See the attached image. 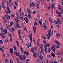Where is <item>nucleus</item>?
<instances>
[{
	"instance_id": "nucleus-10",
	"label": "nucleus",
	"mask_w": 63,
	"mask_h": 63,
	"mask_svg": "<svg viewBox=\"0 0 63 63\" xmlns=\"http://www.w3.org/2000/svg\"><path fill=\"white\" fill-rule=\"evenodd\" d=\"M23 59V57L22 55H20V56H19V60L20 61V60H22Z\"/></svg>"
},
{
	"instance_id": "nucleus-12",
	"label": "nucleus",
	"mask_w": 63,
	"mask_h": 63,
	"mask_svg": "<svg viewBox=\"0 0 63 63\" xmlns=\"http://www.w3.org/2000/svg\"><path fill=\"white\" fill-rule=\"evenodd\" d=\"M34 33H36V27L35 26H34L32 29Z\"/></svg>"
},
{
	"instance_id": "nucleus-22",
	"label": "nucleus",
	"mask_w": 63,
	"mask_h": 63,
	"mask_svg": "<svg viewBox=\"0 0 63 63\" xmlns=\"http://www.w3.org/2000/svg\"><path fill=\"white\" fill-rule=\"evenodd\" d=\"M27 11L28 13H29V14H31V12L29 10V9L28 8L27 9Z\"/></svg>"
},
{
	"instance_id": "nucleus-60",
	"label": "nucleus",
	"mask_w": 63,
	"mask_h": 63,
	"mask_svg": "<svg viewBox=\"0 0 63 63\" xmlns=\"http://www.w3.org/2000/svg\"><path fill=\"white\" fill-rule=\"evenodd\" d=\"M3 20H4V21L6 20V18H5V17H3Z\"/></svg>"
},
{
	"instance_id": "nucleus-54",
	"label": "nucleus",
	"mask_w": 63,
	"mask_h": 63,
	"mask_svg": "<svg viewBox=\"0 0 63 63\" xmlns=\"http://www.w3.org/2000/svg\"><path fill=\"white\" fill-rule=\"evenodd\" d=\"M47 9H48V10H50V7L48 6L47 7Z\"/></svg>"
},
{
	"instance_id": "nucleus-57",
	"label": "nucleus",
	"mask_w": 63,
	"mask_h": 63,
	"mask_svg": "<svg viewBox=\"0 0 63 63\" xmlns=\"http://www.w3.org/2000/svg\"><path fill=\"white\" fill-rule=\"evenodd\" d=\"M17 55H19L20 53H19V51H18L17 53Z\"/></svg>"
},
{
	"instance_id": "nucleus-56",
	"label": "nucleus",
	"mask_w": 63,
	"mask_h": 63,
	"mask_svg": "<svg viewBox=\"0 0 63 63\" xmlns=\"http://www.w3.org/2000/svg\"><path fill=\"white\" fill-rule=\"evenodd\" d=\"M32 4L33 6V7H35V4H34V3H33V2H32Z\"/></svg>"
},
{
	"instance_id": "nucleus-52",
	"label": "nucleus",
	"mask_w": 63,
	"mask_h": 63,
	"mask_svg": "<svg viewBox=\"0 0 63 63\" xmlns=\"http://www.w3.org/2000/svg\"><path fill=\"white\" fill-rule=\"evenodd\" d=\"M47 58H49V57H50L51 56H50V55H48V54H47Z\"/></svg>"
},
{
	"instance_id": "nucleus-58",
	"label": "nucleus",
	"mask_w": 63,
	"mask_h": 63,
	"mask_svg": "<svg viewBox=\"0 0 63 63\" xmlns=\"http://www.w3.org/2000/svg\"><path fill=\"white\" fill-rule=\"evenodd\" d=\"M55 42L56 43V44H58V43H59V42H58V41H57L56 40H55Z\"/></svg>"
},
{
	"instance_id": "nucleus-51",
	"label": "nucleus",
	"mask_w": 63,
	"mask_h": 63,
	"mask_svg": "<svg viewBox=\"0 0 63 63\" xmlns=\"http://www.w3.org/2000/svg\"><path fill=\"white\" fill-rule=\"evenodd\" d=\"M60 5H58V9H60Z\"/></svg>"
},
{
	"instance_id": "nucleus-42",
	"label": "nucleus",
	"mask_w": 63,
	"mask_h": 63,
	"mask_svg": "<svg viewBox=\"0 0 63 63\" xmlns=\"http://www.w3.org/2000/svg\"><path fill=\"white\" fill-rule=\"evenodd\" d=\"M18 35H20V32L19 30H18Z\"/></svg>"
},
{
	"instance_id": "nucleus-49",
	"label": "nucleus",
	"mask_w": 63,
	"mask_h": 63,
	"mask_svg": "<svg viewBox=\"0 0 63 63\" xmlns=\"http://www.w3.org/2000/svg\"><path fill=\"white\" fill-rule=\"evenodd\" d=\"M49 18V20L50 21V20H52V19H51V16H50Z\"/></svg>"
},
{
	"instance_id": "nucleus-44",
	"label": "nucleus",
	"mask_w": 63,
	"mask_h": 63,
	"mask_svg": "<svg viewBox=\"0 0 63 63\" xmlns=\"http://www.w3.org/2000/svg\"><path fill=\"white\" fill-rule=\"evenodd\" d=\"M58 25H56L55 26L56 27H57H57H58V26L59 25V23H57Z\"/></svg>"
},
{
	"instance_id": "nucleus-4",
	"label": "nucleus",
	"mask_w": 63,
	"mask_h": 63,
	"mask_svg": "<svg viewBox=\"0 0 63 63\" xmlns=\"http://www.w3.org/2000/svg\"><path fill=\"white\" fill-rule=\"evenodd\" d=\"M50 46V44L47 43H46V44L45 45V46H44V48H47V47H49Z\"/></svg>"
},
{
	"instance_id": "nucleus-40",
	"label": "nucleus",
	"mask_w": 63,
	"mask_h": 63,
	"mask_svg": "<svg viewBox=\"0 0 63 63\" xmlns=\"http://www.w3.org/2000/svg\"><path fill=\"white\" fill-rule=\"evenodd\" d=\"M0 44H3V41L2 40V39L0 40Z\"/></svg>"
},
{
	"instance_id": "nucleus-9",
	"label": "nucleus",
	"mask_w": 63,
	"mask_h": 63,
	"mask_svg": "<svg viewBox=\"0 0 63 63\" xmlns=\"http://www.w3.org/2000/svg\"><path fill=\"white\" fill-rule=\"evenodd\" d=\"M11 12L10 10H6V11H5V13L7 14H9L11 13Z\"/></svg>"
},
{
	"instance_id": "nucleus-50",
	"label": "nucleus",
	"mask_w": 63,
	"mask_h": 63,
	"mask_svg": "<svg viewBox=\"0 0 63 63\" xmlns=\"http://www.w3.org/2000/svg\"><path fill=\"white\" fill-rule=\"evenodd\" d=\"M39 22L40 24H42V21L41 20H40L39 21Z\"/></svg>"
},
{
	"instance_id": "nucleus-34",
	"label": "nucleus",
	"mask_w": 63,
	"mask_h": 63,
	"mask_svg": "<svg viewBox=\"0 0 63 63\" xmlns=\"http://www.w3.org/2000/svg\"><path fill=\"white\" fill-rule=\"evenodd\" d=\"M55 47H56L57 48H59V46H58V45H55Z\"/></svg>"
},
{
	"instance_id": "nucleus-8",
	"label": "nucleus",
	"mask_w": 63,
	"mask_h": 63,
	"mask_svg": "<svg viewBox=\"0 0 63 63\" xmlns=\"http://www.w3.org/2000/svg\"><path fill=\"white\" fill-rule=\"evenodd\" d=\"M51 6L52 8L53 9L54 8V7H55V5H54V4L51 3Z\"/></svg>"
},
{
	"instance_id": "nucleus-11",
	"label": "nucleus",
	"mask_w": 63,
	"mask_h": 63,
	"mask_svg": "<svg viewBox=\"0 0 63 63\" xmlns=\"http://www.w3.org/2000/svg\"><path fill=\"white\" fill-rule=\"evenodd\" d=\"M3 31L5 34H7V32H8V30H7V29H5L3 30Z\"/></svg>"
},
{
	"instance_id": "nucleus-19",
	"label": "nucleus",
	"mask_w": 63,
	"mask_h": 63,
	"mask_svg": "<svg viewBox=\"0 0 63 63\" xmlns=\"http://www.w3.org/2000/svg\"><path fill=\"white\" fill-rule=\"evenodd\" d=\"M30 45V44H29V43H28L27 44L26 46L28 48H29V45Z\"/></svg>"
},
{
	"instance_id": "nucleus-7",
	"label": "nucleus",
	"mask_w": 63,
	"mask_h": 63,
	"mask_svg": "<svg viewBox=\"0 0 63 63\" xmlns=\"http://www.w3.org/2000/svg\"><path fill=\"white\" fill-rule=\"evenodd\" d=\"M43 24L44 28L46 30L47 29V26L46 25L45 23H43Z\"/></svg>"
},
{
	"instance_id": "nucleus-27",
	"label": "nucleus",
	"mask_w": 63,
	"mask_h": 63,
	"mask_svg": "<svg viewBox=\"0 0 63 63\" xmlns=\"http://www.w3.org/2000/svg\"><path fill=\"white\" fill-rule=\"evenodd\" d=\"M42 38H43V39H45V40H46L47 39V37L45 36H42Z\"/></svg>"
},
{
	"instance_id": "nucleus-62",
	"label": "nucleus",
	"mask_w": 63,
	"mask_h": 63,
	"mask_svg": "<svg viewBox=\"0 0 63 63\" xmlns=\"http://www.w3.org/2000/svg\"><path fill=\"white\" fill-rule=\"evenodd\" d=\"M10 62L11 63H13V62L12 60L11 59H10Z\"/></svg>"
},
{
	"instance_id": "nucleus-17",
	"label": "nucleus",
	"mask_w": 63,
	"mask_h": 63,
	"mask_svg": "<svg viewBox=\"0 0 63 63\" xmlns=\"http://www.w3.org/2000/svg\"><path fill=\"white\" fill-rule=\"evenodd\" d=\"M10 16L11 17H12V18H13L15 16V15L14 14H12L11 15H10Z\"/></svg>"
},
{
	"instance_id": "nucleus-35",
	"label": "nucleus",
	"mask_w": 63,
	"mask_h": 63,
	"mask_svg": "<svg viewBox=\"0 0 63 63\" xmlns=\"http://www.w3.org/2000/svg\"><path fill=\"white\" fill-rule=\"evenodd\" d=\"M25 21L26 23H28V20L27 18L25 19Z\"/></svg>"
},
{
	"instance_id": "nucleus-47",
	"label": "nucleus",
	"mask_w": 63,
	"mask_h": 63,
	"mask_svg": "<svg viewBox=\"0 0 63 63\" xmlns=\"http://www.w3.org/2000/svg\"><path fill=\"white\" fill-rule=\"evenodd\" d=\"M36 12H37V11H34L32 12V14H35L36 13Z\"/></svg>"
},
{
	"instance_id": "nucleus-64",
	"label": "nucleus",
	"mask_w": 63,
	"mask_h": 63,
	"mask_svg": "<svg viewBox=\"0 0 63 63\" xmlns=\"http://www.w3.org/2000/svg\"><path fill=\"white\" fill-rule=\"evenodd\" d=\"M49 63H53V60L51 61H50L49 62Z\"/></svg>"
},
{
	"instance_id": "nucleus-53",
	"label": "nucleus",
	"mask_w": 63,
	"mask_h": 63,
	"mask_svg": "<svg viewBox=\"0 0 63 63\" xmlns=\"http://www.w3.org/2000/svg\"><path fill=\"white\" fill-rule=\"evenodd\" d=\"M12 30L13 31V32H15V28H13L12 29Z\"/></svg>"
},
{
	"instance_id": "nucleus-61",
	"label": "nucleus",
	"mask_w": 63,
	"mask_h": 63,
	"mask_svg": "<svg viewBox=\"0 0 63 63\" xmlns=\"http://www.w3.org/2000/svg\"><path fill=\"white\" fill-rule=\"evenodd\" d=\"M48 35L50 37H51V34L50 33H48Z\"/></svg>"
},
{
	"instance_id": "nucleus-48",
	"label": "nucleus",
	"mask_w": 63,
	"mask_h": 63,
	"mask_svg": "<svg viewBox=\"0 0 63 63\" xmlns=\"http://www.w3.org/2000/svg\"><path fill=\"white\" fill-rule=\"evenodd\" d=\"M30 37H32V33H30Z\"/></svg>"
},
{
	"instance_id": "nucleus-41",
	"label": "nucleus",
	"mask_w": 63,
	"mask_h": 63,
	"mask_svg": "<svg viewBox=\"0 0 63 63\" xmlns=\"http://www.w3.org/2000/svg\"><path fill=\"white\" fill-rule=\"evenodd\" d=\"M13 25V23L12 22H11L10 25L11 26H12Z\"/></svg>"
},
{
	"instance_id": "nucleus-14",
	"label": "nucleus",
	"mask_w": 63,
	"mask_h": 63,
	"mask_svg": "<svg viewBox=\"0 0 63 63\" xmlns=\"http://www.w3.org/2000/svg\"><path fill=\"white\" fill-rule=\"evenodd\" d=\"M56 37L58 38H59L60 37V34L59 33H57L56 34Z\"/></svg>"
},
{
	"instance_id": "nucleus-15",
	"label": "nucleus",
	"mask_w": 63,
	"mask_h": 63,
	"mask_svg": "<svg viewBox=\"0 0 63 63\" xmlns=\"http://www.w3.org/2000/svg\"><path fill=\"white\" fill-rule=\"evenodd\" d=\"M51 56H52L53 57H55V55L54 53L53 52L51 53Z\"/></svg>"
},
{
	"instance_id": "nucleus-29",
	"label": "nucleus",
	"mask_w": 63,
	"mask_h": 63,
	"mask_svg": "<svg viewBox=\"0 0 63 63\" xmlns=\"http://www.w3.org/2000/svg\"><path fill=\"white\" fill-rule=\"evenodd\" d=\"M2 5L3 9H5V6H4V3H2Z\"/></svg>"
},
{
	"instance_id": "nucleus-36",
	"label": "nucleus",
	"mask_w": 63,
	"mask_h": 63,
	"mask_svg": "<svg viewBox=\"0 0 63 63\" xmlns=\"http://www.w3.org/2000/svg\"><path fill=\"white\" fill-rule=\"evenodd\" d=\"M28 18L29 19H31V16L29 14H28Z\"/></svg>"
},
{
	"instance_id": "nucleus-46",
	"label": "nucleus",
	"mask_w": 63,
	"mask_h": 63,
	"mask_svg": "<svg viewBox=\"0 0 63 63\" xmlns=\"http://www.w3.org/2000/svg\"><path fill=\"white\" fill-rule=\"evenodd\" d=\"M13 47H14V50H16V46H14Z\"/></svg>"
},
{
	"instance_id": "nucleus-38",
	"label": "nucleus",
	"mask_w": 63,
	"mask_h": 63,
	"mask_svg": "<svg viewBox=\"0 0 63 63\" xmlns=\"http://www.w3.org/2000/svg\"><path fill=\"white\" fill-rule=\"evenodd\" d=\"M59 23L60 24H62V21L61 20H59Z\"/></svg>"
},
{
	"instance_id": "nucleus-63",
	"label": "nucleus",
	"mask_w": 63,
	"mask_h": 63,
	"mask_svg": "<svg viewBox=\"0 0 63 63\" xmlns=\"http://www.w3.org/2000/svg\"><path fill=\"white\" fill-rule=\"evenodd\" d=\"M16 60L17 62H18V63H19V60H18V59H16Z\"/></svg>"
},
{
	"instance_id": "nucleus-1",
	"label": "nucleus",
	"mask_w": 63,
	"mask_h": 63,
	"mask_svg": "<svg viewBox=\"0 0 63 63\" xmlns=\"http://www.w3.org/2000/svg\"><path fill=\"white\" fill-rule=\"evenodd\" d=\"M19 18H17V17H16L15 18V21H16V27L18 28H19V25L18 23L19 22Z\"/></svg>"
},
{
	"instance_id": "nucleus-39",
	"label": "nucleus",
	"mask_w": 63,
	"mask_h": 63,
	"mask_svg": "<svg viewBox=\"0 0 63 63\" xmlns=\"http://www.w3.org/2000/svg\"><path fill=\"white\" fill-rule=\"evenodd\" d=\"M26 55L27 56L29 55V53H28V51H27L26 52Z\"/></svg>"
},
{
	"instance_id": "nucleus-45",
	"label": "nucleus",
	"mask_w": 63,
	"mask_h": 63,
	"mask_svg": "<svg viewBox=\"0 0 63 63\" xmlns=\"http://www.w3.org/2000/svg\"><path fill=\"white\" fill-rule=\"evenodd\" d=\"M16 14V15L17 16V18H18L19 19V16L18 14Z\"/></svg>"
},
{
	"instance_id": "nucleus-30",
	"label": "nucleus",
	"mask_w": 63,
	"mask_h": 63,
	"mask_svg": "<svg viewBox=\"0 0 63 63\" xmlns=\"http://www.w3.org/2000/svg\"><path fill=\"white\" fill-rule=\"evenodd\" d=\"M36 7L37 8H39V3H37L36 4Z\"/></svg>"
},
{
	"instance_id": "nucleus-3",
	"label": "nucleus",
	"mask_w": 63,
	"mask_h": 63,
	"mask_svg": "<svg viewBox=\"0 0 63 63\" xmlns=\"http://www.w3.org/2000/svg\"><path fill=\"white\" fill-rule=\"evenodd\" d=\"M33 54L34 57L36 58V57H39V53H36V52H34V53H33Z\"/></svg>"
},
{
	"instance_id": "nucleus-31",
	"label": "nucleus",
	"mask_w": 63,
	"mask_h": 63,
	"mask_svg": "<svg viewBox=\"0 0 63 63\" xmlns=\"http://www.w3.org/2000/svg\"><path fill=\"white\" fill-rule=\"evenodd\" d=\"M9 35L10 37V38H12V34H11V33H9Z\"/></svg>"
},
{
	"instance_id": "nucleus-26",
	"label": "nucleus",
	"mask_w": 63,
	"mask_h": 63,
	"mask_svg": "<svg viewBox=\"0 0 63 63\" xmlns=\"http://www.w3.org/2000/svg\"><path fill=\"white\" fill-rule=\"evenodd\" d=\"M45 53H47V48L45 47Z\"/></svg>"
},
{
	"instance_id": "nucleus-6",
	"label": "nucleus",
	"mask_w": 63,
	"mask_h": 63,
	"mask_svg": "<svg viewBox=\"0 0 63 63\" xmlns=\"http://www.w3.org/2000/svg\"><path fill=\"white\" fill-rule=\"evenodd\" d=\"M52 47L51 48V50H52V51L53 52H55V47H54V46H52Z\"/></svg>"
},
{
	"instance_id": "nucleus-59",
	"label": "nucleus",
	"mask_w": 63,
	"mask_h": 63,
	"mask_svg": "<svg viewBox=\"0 0 63 63\" xmlns=\"http://www.w3.org/2000/svg\"><path fill=\"white\" fill-rule=\"evenodd\" d=\"M7 27V29H8V30L9 31H11V30H10V28H9V27Z\"/></svg>"
},
{
	"instance_id": "nucleus-32",
	"label": "nucleus",
	"mask_w": 63,
	"mask_h": 63,
	"mask_svg": "<svg viewBox=\"0 0 63 63\" xmlns=\"http://www.w3.org/2000/svg\"><path fill=\"white\" fill-rule=\"evenodd\" d=\"M47 36L48 40H49V38H50V37L47 34Z\"/></svg>"
},
{
	"instance_id": "nucleus-55",
	"label": "nucleus",
	"mask_w": 63,
	"mask_h": 63,
	"mask_svg": "<svg viewBox=\"0 0 63 63\" xmlns=\"http://www.w3.org/2000/svg\"><path fill=\"white\" fill-rule=\"evenodd\" d=\"M57 20L58 22H57V23H59V18H57Z\"/></svg>"
},
{
	"instance_id": "nucleus-20",
	"label": "nucleus",
	"mask_w": 63,
	"mask_h": 63,
	"mask_svg": "<svg viewBox=\"0 0 63 63\" xmlns=\"http://www.w3.org/2000/svg\"><path fill=\"white\" fill-rule=\"evenodd\" d=\"M60 10L62 14H63V9H62V7H61L60 8Z\"/></svg>"
},
{
	"instance_id": "nucleus-24",
	"label": "nucleus",
	"mask_w": 63,
	"mask_h": 63,
	"mask_svg": "<svg viewBox=\"0 0 63 63\" xmlns=\"http://www.w3.org/2000/svg\"><path fill=\"white\" fill-rule=\"evenodd\" d=\"M46 41L44 40L43 41V44H45V45L46 44Z\"/></svg>"
},
{
	"instance_id": "nucleus-23",
	"label": "nucleus",
	"mask_w": 63,
	"mask_h": 63,
	"mask_svg": "<svg viewBox=\"0 0 63 63\" xmlns=\"http://www.w3.org/2000/svg\"><path fill=\"white\" fill-rule=\"evenodd\" d=\"M35 50H34V48H31V52L32 53H33Z\"/></svg>"
},
{
	"instance_id": "nucleus-18",
	"label": "nucleus",
	"mask_w": 63,
	"mask_h": 63,
	"mask_svg": "<svg viewBox=\"0 0 63 63\" xmlns=\"http://www.w3.org/2000/svg\"><path fill=\"white\" fill-rule=\"evenodd\" d=\"M58 16H59L60 17H61V13H60L59 12H58Z\"/></svg>"
},
{
	"instance_id": "nucleus-5",
	"label": "nucleus",
	"mask_w": 63,
	"mask_h": 63,
	"mask_svg": "<svg viewBox=\"0 0 63 63\" xmlns=\"http://www.w3.org/2000/svg\"><path fill=\"white\" fill-rule=\"evenodd\" d=\"M5 17L6 19H10V17L9 15L7 14V15L6 14L5 15Z\"/></svg>"
},
{
	"instance_id": "nucleus-16",
	"label": "nucleus",
	"mask_w": 63,
	"mask_h": 63,
	"mask_svg": "<svg viewBox=\"0 0 63 63\" xmlns=\"http://www.w3.org/2000/svg\"><path fill=\"white\" fill-rule=\"evenodd\" d=\"M10 51L12 54H13V49L12 48H11L10 49Z\"/></svg>"
},
{
	"instance_id": "nucleus-13",
	"label": "nucleus",
	"mask_w": 63,
	"mask_h": 63,
	"mask_svg": "<svg viewBox=\"0 0 63 63\" xmlns=\"http://www.w3.org/2000/svg\"><path fill=\"white\" fill-rule=\"evenodd\" d=\"M39 58H40L41 61H43V56L42 55H40L39 56Z\"/></svg>"
},
{
	"instance_id": "nucleus-21",
	"label": "nucleus",
	"mask_w": 63,
	"mask_h": 63,
	"mask_svg": "<svg viewBox=\"0 0 63 63\" xmlns=\"http://www.w3.org/2000/svg\"><path fill=\"white\" fill-rule=\"evenodd\" d=\"M57 54L58 55H62V54L60 52H57Z\"/></svg>"
},
{
	"instance_id": "nucleus-43",
	"label": "nucleus",
	"mask_w": 63,
	"mask_h": 63,
	"mask_svg": "<svg viewBox=\"0 0 63 63\" xmlns=\"http://www.w3.org/2000/svg\"><path fill=\"white\" fill-rule=\"evenodd\" d=\"M37 22H35L34 23V25L35 26V25H37Z\"/></svg>"
},
{
	"instance_id": "nucleus-25",
	"label": "nucleus",
	"mask_w": 63,
	"mask_h": 63,
	"mask_svg": "<svg viewBox=\"0 0 63 63\" xmlns=\"http://www.w3.org/2000/svg\"><path fill=\"white\" fill-rule=\"evenodd\" d=\"M7 10H10V7H9V5H7Z\"/></svg>"
},
{
	"instance_id": "nucleus-2",
	"label": "nucleus",
	"mask_w": 63,
	"mask_h": 63,
	"mask_svg": "<svg viewBox=\"0 0 63 63\" xmlns=\"http://www.w3.org/2000/svg\"><path fill=\"white\" fill-rule=\"evenodd\" d=\"M40 47L41 49V51L40 52V54H42V52L43 51V45L42 44H41L40 46Z\"/></svg>"
},
{
	"instance_id": "nucleus-28",
	"label": "nucleus",
	"mask_w": 63,
	"mask_h": 63,
	"mask_svg": "<svg viewBox=\"0 0 63 63\" xmlns=\"http://www.w3.org/2000/svg\"><path fill=\"white\" fill-rule=\"evenodd\" d=\"M14 52L16 56H18V55L17 54V52L16 51H15Z\"/></svg>"
},
{
	"instance_id": "nucleus-37",
	"label": "nucleus",
	"mask_w": 63,
	"mask_h": 63,
	"mask_svg": "<svg viewBox=\"0 0 63 63\" xmlns=\"http://www.w3.org/2000/svg\"><path fill=\"white\" fill-rule=\"evenodd\" d=\"M16 43L17 46H18V47H19V42H18V41H16Z\"/></svg>"
},
{
	"instance_id": "nucleus-33",
	"label": "nucleus",
	"mask_w": 63,
	"mask_h": 63,
	"mask_svg": "<svg viewBox=\"0 0 63 63\" xmlns=\"http://www.w3.org/2000/svg\"><path fill=\"white\" fill-rule=\"evenodd\" d=\"M0 51H2V52H4V50H3L2 49V48L0 47Z\"/></svg>"
}]
</instances>
